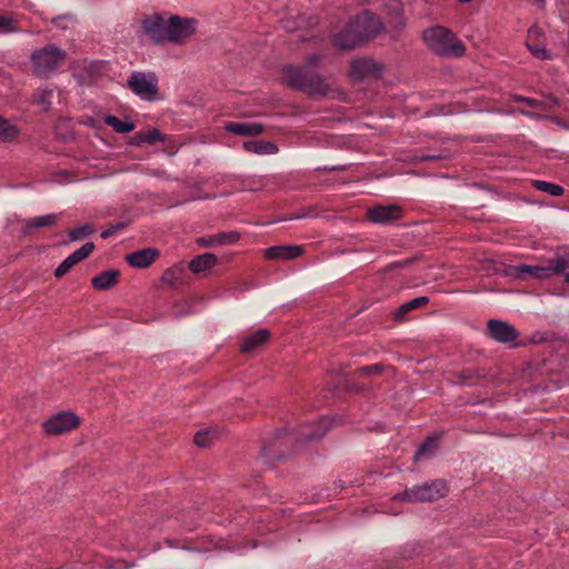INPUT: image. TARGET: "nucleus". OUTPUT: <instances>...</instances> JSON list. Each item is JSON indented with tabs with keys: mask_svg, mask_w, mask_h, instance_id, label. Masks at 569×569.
I'll use <instances>...</instances> for the list:
<instances>
[{
	"mask_svg": "<svg viewBox=\"0 0 569 569\" xmlns=\"http://www.w3.org/2000/svg\"><path fill=\"white\" fill-rule=\"evenodd\" d=\"M321 56L311 54L306 60V66L282 68L281 81L290 88L299 89L312 97H326L332 92L331 84L319 74L312 73L309 69L316 67Z\"/></svg>",
	"mask_w": 569,
	"mask_h": 569,
	"instance_id": "nucleus-1",
	"label": "nucleus"
},
{
	"mask_svg": "<svg viewBox=\"0 0 569 569\" xmlns=\"http://www.w3.org/2000/svg\"><path fill=\"white\" fill-rule=\"evenodd\" d=\"M382 22L379 18L366 11L348 22V30L346 32L352 31V37L350 39H343L345 33H336L332 37V44L343 50L353 49L369 38L378 34L382 30Z\"/></svg>",
	"mask_w": 569,
	"mask_h": 569,
	"instance_id": "nucleus-2",
	"label": "nucleus"
},
{
	"mask_svg": "<svg viewBox=\"0 0 569 569\" xmlns=\"http://www.w3.org/2000/svg\"><path fill=\"white\" fill-rule=\"evenodd\" d=\"M425 43L436 53L446 57H461L466 48L456 36L443 27H432L423 31Z\"/></svg>",
	"mask_w": 569,
	"mask_h": 569,
	"instance_id": "nucleus-3",
	"label": "nucleus"
},
{
	"mask_svg": "<svg viewBox=\"0 0 569 569\" xmlns=\"http://www.w3.org/2000/svg\"><path fill=\"white\" fill-rule=\"evenodd\" d=\"M569 267V259L565 257H557L555 259L549 260L545 264L538 266H529V264H519L509 267L507 270V274L509 277L520 279V280H545L549 279L555 274H558L565 271Z\"/></svg>",
	"mask_w": 569,
	"mask_h": 569,
	"instance_id": "nucleus-4",
	"label": "nucleus"
},
{
	"mask_svg": "<svg viewBox=\"0 0 569 569\" xmlns=\"http://www.w3.org/2000/svg\"><path fill=\"white\" fill-rule=\"evenodd\" d=\"M199 21L196 18L169 16L167 42L182 46L197 33Z\"/></svg>",
	"mask_w": 569,
	"mask_h": 569,
	"instance_id": "nucleus-5",
	"label": "nucleus"
},
{
	"mask_svg": "<svg viewBox=\"0 0 569 569\" xmlns=\"http://www.w3.org/2000/svg\"><path fill=\"white\" fill-rule=\"evenodd\" d=\"M81 423L80 417L72 411H59L43 421L42 428L48 436H60L76 430Z\"/></svg>",
	"mask_w": 569,
	"mask_h": 569,
	"instance_id": "nucleus-6",
	"label": "nucleus"
},
{
	"mask_svg": "<svg viewBox=\"0 0 569 569\" xmlns=\"http://www.w3.org/2000/svg\"><path fill=\"white\" fill-rule=\"evenodd\" d=\"M64 52L54 46H48L32 54V64L37 73L47 74L59 68L64 61Z\"/></svg>",
	"mask_w": 569,
	"mask_h": 569,
	"instance_id": "nucleus-7",
	"label": "nucleus"
},
{
	"mask_svg": "<svg viewBox=\"0 0 569 569\" xmlns=\"http://www.w3.org/2000/svg\"><path fill=\"white\" fill-rule=\"evenodd\" d=\"M385 67L376 60L367 57H359L351 60L348 76L352 81L370 80L379 78Z\"/></svg>",
	"mask_w": 569,
	"mask_h": 569,
	"instance_id": "nucleus-8",
	"label": "nucleus"
},
{
	"mask_svg": "<svg viewBox=\"0 0 569 569\" xmlns=\"http://www.w3.org/2000/svg\"><path fill=\"white\" fill-rule=\"evenodd\" d=\"M447 492L445 482L435 481L406 490L400 499L408 502L431 501L443 497Z\"/></svg>",
	"mask_w": 569,
	"mask_h": 569,
	"instance_id": "nucleus-9",
	"label": "nucleus"
},
{
	"mask_svg": "<svg viewBox=\"0 0 569 569\" xmlns=\"http://www.w3.org/2000/svg\"><path fill=\"white\" fill-rule=\"evenodd\" d=\"M129 88L140 98L152 100L158 92V80L152 73L136 72L128 79Z\"/></svg>",
	"mask_w": 569,
	"mask_h": 569,
	"instance_id": "nucleus-10",
	"label": "nucleus"
},
{
	"mask_svg": "<svg viewBox=\"0 0 569 569\" xmlns=\"http://www.w3.org/2000/svg\"><path fill=\"white\" fill-rule=\"evenodd\" d=\"M168 24H169V17H166L163 14H158V13L144 17L141 22L144 33L154 43L167 42Z\"/></svg>",
	"mask_w": 569,
	"mask_h": 569,
	"instance_id": "nucleus-11",
	"label": "nucleus"
},
{
	"mask_svg": "<svg viewBox=\"0 0 569 569\" xmlns=\"http://www.w3.org/2000/svg\"><path fill=\"white\" fill-rule=\"evenodd\" d=\"M526 46L533 57L538 59L550 58V54L546 49L542 30L539 27L532 26L528 30Z\"/></svg>",
	"mask_w": 569,
	"mask_h": 569,
	"instance_id": "nucleus-12",
	"label": "nucleus"
},
{
	"mask_svg": "<svg viewBox=\"0 0 569 569\" xmlns=\"http://www.w3.org/2000/svg\"><path fill=\"white\" fill-rule=\"evenodd\" d=\"M94 249L93 242H87L81 248L76 250L73 253L68 256L56 269L54 276L57 278H61L66 273L69 272V270L86 259Z\"/></svg>",
	"mask_w": 569,
	"mask_h": 569,
	"instance_id": "nucleus-13",
	"label": "nucleus"
},
{
	"mask_svg": "<svg viewBox=\"0 0 569 569\" xmlns=\"http://www.w3.org/2000/svg\"><path fill=\"white\" fill-rule=\"evenodd\" d=\"M240 236L236 231L219 232L217 234H208L196 239V243L201 248H214L236 243Z\"/></svg>",
	"mask_w": 569,
	"mask_h": 569,
	"instance_id": "nucleus-14",
	"label": "nucleus"
},
{
	"mask_svg": "<svg viewBox=\"0 0 569 569\" xmlns=\"http://www.w3.org/2000/svg\"><path fill=\"white\" fill-rule=\"evenodd\" d=\"M401 214V208L396 204L377 206L368 210L367 217L376 223H388L396 220Z\"/></svg>",
	"mask_w": 569,
	"mask_h": 569,
	"instance_id": "nucleus-15",
	"label": "nucleus"
},
{
	"mask_svg": "<svg viewBox=\"0 0 569 569\" xmlns=\"http://www.w3.org/2000/svg\"><path fill=\"white\" fill-rule=\"evenodd\" d=\"M160 252L156 248H146L131 252L126 256V261L133 268L143 269L149 267L158 257Z\"/></svg>",
	"mask_w": 569,
	"mask_h": 569,
	"instance_id": "nucleus-16",
	"label": "nucleus"
},
{
	"mask_svg": "<svg viewBox=\"0 0 569 569\" xmlns=\"http://www.w3.org/2000/svg\"><path fill=\"white\" fill-rule=\"evenodd\" d=\"M488 329L491 337L499 342H510L517 338L516 329L503 321L490 320Z\"/></svg>",
	"mask_w": 569,
	"mask_h": 569,
	"instance_id": "nucleus-17",
	"label": "nucleus"
},
{
	"mask_svg": "<svg viewBox=\"0 0 569 569\" xmlns=\"http://www.w3.org/2000/svg\"><path fill=\"white\" fill-rule=\"evenodd\" d=\"M224 129L230 133L242 137H256L264 131V127L258 122H228Z\"/></svg>",
	"mask_w": 569,
	"mask_h": 569,
	"instance_id": "nucleus-18",
	"label": "nucleus"
},
{
	"mask_svg": "<svg viewBox=\"0 0 569 569\" xmlns=\"http://www.w3.org/2000/svg\"><path fill=\"white\" fill-rule=\"evenodd\" d=\"M302 253L300 246H274L266 249L264 256L270 260H287L299 257Z\"/></svg>",
	"mask_w": 569,
	"mask_h": 569,
	"instance_id": "nucleus-19",
	"label": "nucleus"
},
{
	"mask_svg": "<svg viewBox=\"0 0 569 569\" xmlns=\"http://www.w3.org/2000/svg\"><path fill=\"white\" fill-rule=\"evenodd\" d=\"M218 262L219 259L216 254L206 252L194 257L189 262V269L192 273L200 274L214 268L218 264Z\"/></svg>",
	"mask_w": 569,
	"mask_h": 569,
	"instance_id": "nucleus-20",
	"label": "nucleus"
},
{
	"mask_svg": "<svg viewBox=\"0 0 569 569\" xmlns=\"http://www.w3.org/2000/svg\"><path fill=\"white\" fill-rule=\"evenodd\" d=\"M269 337L270 333L267 329H259L243 339L240 350L244 353L252 352L263 345Z\"/></svg>",
	"mask_w": 569,
	"mask_h": 569,
	"instance_id": "nucleus-21",
	"label": "nucleus"
},
{
	"mask_svg": "<svg viewBox=\"0 0 569 569\" xmlns=\"http://www.w3.org/2000/svg\"><path fill=\"white\" fill-rule=\"evenodd\" d=\"M243 149L256 154H276L279 151L273 142L264 140L246 141L243 142Z\"/></svg>",
	"mask_w": 569,
	"mask_h": 569,
	"instance_id": "nucleus-22",
	"label": "nucleus"
},
{
	"mask_svg": "<svg viewBox=\"0 0 569 569\" xmlns=\"http://www.w3.org/2000/svg\"><path fill=\"white\" fill-rule=\"evenodd\" d=\"M119 274L114 269L103 271L92 279V287L97 290H107L117 283Z\"/></svg>",
	"mask_w": 569,
	"mask_h": 569,
	"instance_id": "nucleus-23",
	"label": "nucleus"
},
{
	"mask_svg": "<svg viewBox=\"0 0 569 569\" xmlns=\"http://www.w3.org/2000/svg\"><path fill=\"white\" fill-rule=\"evenodd\" d=\"M58 219V214L54 213L31 218L24 222L23 232L29 233L34 228L52 227Z\"/></svg>",
	"mask_w": 569,
	"mask_h": 569,
	"instance_id": "nucleus-24",
	"label": "nucleus"
},
{
	"mask_svg": "<svg viewBox=\"0 0 569 569\" xmlns=\"http://www.w3.org/2000/svg\"><path fill=\"white\" fill-rule=\"evenodd\" d=\"M163 140L164 136L158 129H152L143 132H138L134 137L131 138L130 143L132 146H141L143 143L154 144Z\"/></svg>",
	"mask_w": 569,
	"mask_h": 569,
	"instance_id": "nucleus-25",
	"label": "nucleus"
},
{
	"mask_svg": "<svg viewBox=\"0 0 569 569\" xmlns=\"http://www.w3.org/2000/svg\"><path fill=\"white\" fill-rule=\"evenodd\" d=\"M220 436V430L218 428H208L199 430L194 436V442L199 447L209 446L212 440L217 439Z\"/></svg>",
	"mask_w": 569,
	"mask_h": 569,
	"instance_id": "nucleus-26",
	"label": "nucleus"
},
{
	"mask_svg": "<svg viewBox=\"0 0 569 569\" xmlns=\"http://www.w3.org/2000/svg\"><path fill=\"white\" fill-rule=\"evenodd\" d=\"M330 426H331L330 420L328 418H322L318 422L317 427H313L311 430L303 431L302 436L307 439H319L322 436H325V433L328 431Z\"/></svg>",
	"mask_w": 569,
	"mask_h": 569,
	"instance_id": "nucleus-27",
	"label": "nucleus"
},
{
	"mask_svg": "<svg viewBox=\"0 0 569 569\" xmlns=\"http://www.w3.org/2000/svg\"><path fill=\"white\" fill-rule=\"evenodd\" d=\"M54 91L49 89H41L34 94V103L42 110H47L53 102Z\"/></svg>",
	"mask_w": 569,
	"mask_h": 569,
	"instance_id": "nucleus-28",
	"label": "nucleus"
},
{
	"mask_svg": "<svg viewBox=\"0 0 569 569\" xmlns=\"http://www.w3.org/2000/svg\"><path fill=\"white\" fill-rule=\"evenodd\" d=\"M104 122L112 127L119 133L131 132L134 129V124L129 121H121L114 116H107Z\"/></svg>",
	"mask_w": 569,
	"mask_h": 569,
	"instance_id": "nucleus-29",
	"label": "nucleus"
},
{
	"mask_svg": "<svg viewBox=\"0 0 569 569\" xmlns=\"http://www.w3.org/2000/svg\"><path fill=\"white\" fill-rule=\"evenodd\" d=\"M18 134V129L9 123L6 119L0 117V140L10 141Z\"/></svg>",
	"mask_w": 569,
	"mask_h": 569,
	"instance_id": "nucleus-30",
	"label": "nucleus"
},
{
	"mask_svg": "<svg viewBox=\"0 0 569 569\" xmlns=\"http://www.w3.org/2000/svg\"><path fill=\"white\" fill-rule=\"evenodd\" d=\"M94 231H96L94 227L92 224L87 223L81 227L71 229L68 232V236L71 241H79V240L94 233Z\"/></svg>",
	"mask_w": 569,
	"mask_h": 569,
	"instance_id": "nucleus-31",
	"label": "nucleus"
},
{
	"mask_svg": "<svg viewBox=\"0 0 569 569\" xmlns=\"http://www.w3.org/2000/svg\"><path fill=\"white\" fill-rule=\"evenodd\" d=\"M532 183L536 187V189L547 192L555 197L561 196L563 193L562 187L551 183V182L536 180Z\"/></svg>",
	"mask_w": 569,
	"mask_h": 569,
	"instance_id": "nucleus-32",
	"label": "nucleus"
},
{
	"mask_svg": "<svg viewBox=\"0 0 569 569\" xmlns=\"http://www.w3.org/2000/svg\"><path fill=\"white\" fill-rule=\"evenodd\" d=\"M182 272H183L182 267L176 266V267L169 268V269L164 270V272L162 273L161 281L163 283L173 286L180 279Z\"/></svg>",
	"mask_w": 569,
	"mask_h": 569,
	"instance_id": "nucleus-33",
	"label": "nucleus"
},
{
	"mask_svg": "<svg viewBox=\"0 0 569 569\" xmlns=\"http://www.w3.org/2000/svg\"><path fill=\"white\" fill-rule=\"evenodd\" d=\"M428 302V298L426 297H419V298H416V299H412L411 301L402 305L397 313H396V317L397 318H401L405 313H407L408 311L412 310V309H416V308H419V307H422L425 306L426 303Z\"/></svg>",
	"mask_w": 569,
	"mask_h": 569,
	"instance_id": "nucleus-34",
	"label": "nucleus"
},
{
	"mask_svg": "<svg viewBox=\"0 0 569 569\" xmlns=\"http://www.w3.org/2000/svg\"><path fill=\"white\" fill-rule=\"evenodd\" d=\"M436 448H437V438H429L418 449V451L415 455V459L419 460V459L435 452Z\"/></svg>",
	"mask_w": 569,
	"mask_h": 569,
	"instance_id": "nucleus-35",
	"label": "nucleus"
},
{
	"mask_svg": "<svg viewBox=\"0 0 569 569\" xmlns=\"http://www.w3.org/2000/svg\"><path fill=\"white\" fill-rule=\"evenodd\" d=\"M17 30V23L11 17L0 16V33H8Z\"/></svg>",
	"mask_w": 569,
	"mask_h": 569,
	"instance_id": "nucleus-36",
	"label": "nucleus"
},
{
	"mask_svg": "<svg viewBox=\"0 0 569 569\" xmlns=\"http://www.w3.org/2000/svg\"><path fill=\"white\" fill-rule=\"evenodd\" d=\"M121 228H123L122 224L112 226L111 228H108V229L103 230L101 232V237L107 239V238L111 237L117 230H119Z\"/></svg>",
	"mask_w": 569,
	"mask_h": 569,
	"instance_id": "nucleus-37",
	"label": "nucleus"
},
{
	"mask_svg": "<svg viewBox=\"0 0 569 569\" xmlns=\"http://www.w3.org/2000/svg\"><path fill=\"white\" fill-rule=\"evenodd\" d=\"M379 370H380V367L378 365H373V366L362 368L361 372L365 375H376L377 372H379Z\"/></svg>",
	"mask_w": 569,
	"mask_h": 569,
	"instance_id": "nucleus-38",
	"label": "nucleus"
},
{
	"mask_svg": "<svg viewBox=\"0 0 569 569\" xmlns=\"http://www.w3.org/2000/svg\"><path fill=\"white\" fill-rule=\"evenodd\" d=\"M348 30V24L339 32L345 33L343 39H350L352 37V31L346 32Z\"/></svg>",
	"mask_w": 569,
	"mask_h": 569,
	"instance_id": "nucleus-39",
	"label": "nucleus"
},
{
	"mask_svg": "<svg viewBox=\"0 0 569 569\" xmlns=\"http://www.w3.org/2000/svg\"><path fill=\"white\" fill-rule=\"evenodd\" d=\"M561 273L565 274V280L569 283V267L565 271H562Z\"/></svg>",
	"mask_w": 569,
	"mask_h": 569,
	"instance_id": "nucleus-40",
	"label": "nucleus"
},
{
	"mask_svg": "<svg viewBox=\"0 0 569 569\" xmlns=\"http://www.w3.org/2000/svg\"><path fill=\"white\" fill-rule=\"evenodd\" d=\"M458 2H461V3H468V2H471L472 0H457Z\"/></svg>",
	"mask_w": 569,
	"mask_h": 569,
	"instance_id": "nucleus-41",
	"label": "nucleus"
},
{
	"mask_svg": "<svg viewBox=\"0 0 569 569\" xmlns=\"http://www.w3.org/2000/svg\"><path fill=\"white\" fill-rule=\"evenodd\" d=\"M525 101L530 103V104L532 103V101L530 99H526Z\"/></svg>",
	"mask_w": 569,
	"mask_h": 569,
	"instance_id": "nucleus-42",
	"label": "nucleus"
},
{
	"mask_svg": "<svg viewBox=\"0 0 569 569\" xmlns=\"http://www.w3.org/2000/svg\"><path fill=\"white\" fill-rule=\"evenodd\" d=\"M538 1L542 3L545 0H538Z\"/></svg>",
	"mask_w": 569,
	"mask_h": 569,
	"instance_id": "nucleus-43",
	"label": "nucleus"
}]
</instances>
